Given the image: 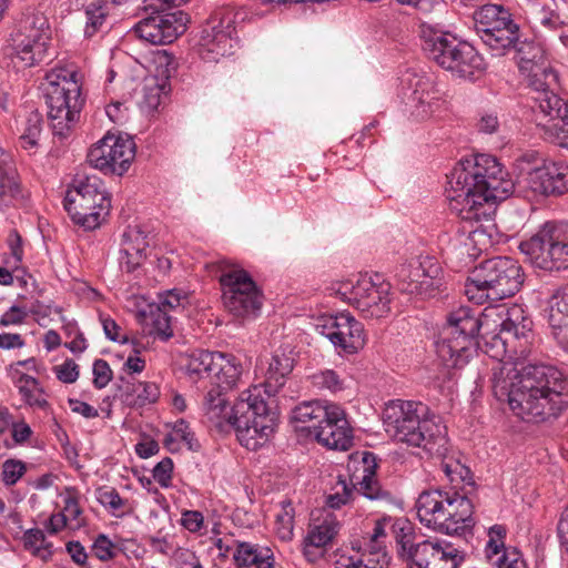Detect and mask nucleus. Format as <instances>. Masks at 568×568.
<instances>
[{"mask_svg": "<svg viewBox=\"0 0 568 568\" xmlns=\"http://www.w3.org/2000/svg\"><path fill=\"white\" fill-rule=\"evenodd\" d=\"M497 316L499 322L490 312L479 317L466 306L450 312L435 341L436 354L443 365L450 368L465 366L479 347V339L496 349L491 356L497 357L506 352L510 338L525 337L531 329L530 318L518 304L503 307Z\"/></svg>", "mask_w": 568, "mask_h": 568, "instance_id": "nucleus-1", "label": "nucleus"}, {"mask_svg": "<svg viewBox=\"0 0 568 568\" xmlns=\"http://www.w3.org/2000/svg\"><path fill=\"white\" fill-rule=\"evenodd\" d=\"M491 383L495 397L523 419L557 416L568 404V379L551 365L499 362Z\"/></svg>", "mask_w": 568, "mask_h": 568, "instance_id": "nucleus-2", "label": "nucleus"}, {"mask_svg": "<svg viewBox=\"0 0 568 568\" xmlns=\"http://www.w3.org/2000/svg\"><path fill=\"white\" fill-rule=\"evenodd\" d=\"M450 210L463 221L487 217L485 204L505 200L514 189L498 160L489 154H476L460 160L448 175Z\"/></svg>", "mask_w": 568, "mask_h": 568, "instance_id": "nucleus-3", "label": "nucleus"}, {"mask_svg": "<svg viewBox=\"0 0 568 568\" xmlns=\"http://www.w3.org/2000/svg\"><path fill=\"white\" fill-rule=\"evenodd\" d=\"M385 432L394 439L420 447L430 456L445 458L448 453L446 427L428 417V407L420 402L392 400L383 412Z\"/></svg>", "mask_w": 568, "mask_h": 568, "instance_id": "nucleus-4", "label": "nucleus"}, {"mask_svg": "<svg viewBox=\"0 0 568 568\" xmlns=\"http://www.w3.org/2000/svg\"><path fill=\"white\" fill-rule=\"evenodd\" d=\"M397 554L407 568H458L465 554L454 544L439 538H422L407 519L392 526Z\"/></svg>", "mask_w": 568, "mask_h": 568, "instance_id": "nucleus-5", "label": "nucleus"}, {"mask_svg": "<svg viewBox=\"0 0 568 568\" xmlns=\"http://www.w3.org/2000/svg\"><path fill=\"white\" fill-rule=\"evenodd\" d=\"M43 87L52 132L67 138L79 121L84 103L79 73L73 69L54 68L47 73Z\"/></svg>", "mask_w": 568, "mask_h": 568, "instance_id": "nucleus-6", "label": "nucleus"}, {"mask_svg": "<svg viewBox=\"0 0 568 568\" xmlns=\"http://www.w3.org/2000/svg\"><path fill=\"white\" fill-rule=\"evenodd\" d=\"M524 284L520 264L507 256L485 260L474 267L465 284L470 301L483 304L514 296Z\"/></svg>", "mask_w": 568, "mask_h": 568, "instance_id": "nucleus-7", "label": "nucleus"}, {"mask_svg": "<svg viewBox=\"0 0 568 568\" xmlns=\"http://www.w3.org/2000/svg\"><path fill=\"white\" fill-rule=\"evenodd\" d=\"M422 525L445 535H460L474 525L471 501L457 491L432 489L416 501Z\"/></svg>", "mask_w": 568, "mask_h": 568, "instance_id": "nucleus-8", "label": "nucleus"}, {"mask_svg": "<svg viewBox=\"0 0 568 568\" xmlns=\"http://www.w3.org/2000/svg\"><path fill=\"white\" fill-rule=\"evenodd\" d=\"M240 413L232 425L242 446L251 450L260 448L274 432L276 414L262 395L261 386H252L241 393L235 402Z\"/></svg>", "mask_w": 568, "mask_h": 568, "instance_id": "nucleus-9", "label": "nucleus"}, {"mask_svg": "<svg viewBox=\"0 0 568 568\" xmlns=\"http://www.w3.org/2000/svg\"><path fill=\"white\" fill-rule=\"evenodd\" d=\"M420 37L427 57L460 78H469L484 68V59L467 42L458 41L427 23L420 26Z\"/></svg>", "mask_w": 568, "mask_h": 568, "instance_id": "nucleus-10", "label": "nucleus"}, {"mask_svg": "<svg viewBox=\"0 0 568 568\" xmlns=\"http://www.w3.org/2000/svg\"><path fill=\"white\" fill-rule=\"evenodd\" d=\"M189 0H143L151 14L138 22L134 33L142 40L163 45L174 42L186 30L187 14L182 10L170 11Z\"/></svg>", "mask_w": 568, "mask_h": 568, "instance_id": "nucleus-11", "label": "nucleus"}, {"mask_svg": "<svg viewBox=\"0 0 568 568\" xmlns=\"http://www.w3.org/2000/svg\"><path fill=\"white\" fill-rule=\"evenodd\" d=\"M222 300L226 311L239 320H250L258 315L262 307V293L251 275L233 263L220 261Z\"/></svg>", "mask_w": 568, "mask_h": 568, "instance_id": "nucleus-12", "label": "nucleus"}, {"mask_svg": "<svg viewBox=\"0 0 568 568\" xmlns=\"http://www.w3.org/2000/svg\"><path fill=\"white\" fill-rule=\"evenodd\" d=\"M111 200L98 176L75 181L64 197V209L72 221L88 230L98 227L109 214Z\"/></svg>", "mask_w": 568, "mask_h": 568, "instance_id": "nucleus-13", "label": "nucleus"}, {"mask_svg": "<svg viewBox=\"0 0 568 568\" xmlns=\"http://www.w3.org/2000/svg\"><path fill=\"white\" fill-rule=\"evenodd\" d=\"M45 24V19L36 14L19 21L9 42V55L16 68H31L48 58L50 33Z\"/></svg>", "mask_w": 568, "mask_h": 568, "instance_id": "nucleus-14", "label": "nucleus"}, {"mask_svg": "<svg viewBox=\"0 0 568 568\" xmlns=\"http://www.w3.org/2000/svg\"><path fill=\"white\" fill-rule=\"evenodd\" d=\"M247 13L233 6L217 9L203 27L200 37V55L206 62H217L232 53L233 34L236 27L244 22Z\"/></svg>", "mask_w": 568, "mask_h": 568, "instance_id": "nucleus-15", "label": "nucleus"}, {"mask_svg": "<svg viewBox=\"0 0 568 568\" xmlns=\"http://www.w3.org/2000/svg\"><path fill=\"white\" fill-rule=\"evenodd\" d=\"M336 295L354 306L364 317L381 318L390 311V285L378 276L359 275L333 287Z\"/></svg>", "mask_w": 568, "mask_h": 568, "instance_id": "nucleus-16", "label": "nucleus"}, {"mask_svg": "<svg viewBox=\"0 0 568 568\" xmlns=\"http://www.w3.org/2000/svg\"><path fill=\"white\" fill-rule=\"evenodd\" d=\"M529 261L544 270L568 268V226L546 223L537 234L520 243Z\"/></svg>", "mask_w": 568, "mask_h": 568, "instance_id": "nucleus-17", "label": "nucleus"}, {"mask_svg": "<svg viewBox=\"0 0 568 568\" xmlns=\"http://www.w3.org/2000/svg\"><path fill=\"white\" fill-rule=\"evenodd\" d=\"M87 158L93 168L121 176L135 158V143L130 136L106 134L90 149Z\"/></svg>", "mask_w": 568, "mask_h": 568, "instance_id": "nucleus-18", "label": "nucleus"}, {"mask_svg": "<svg viewBox=\"0 0 568 568\" xmlns=\"http://www.w3.org/2000/svg\"><path fill=\"white\" fill-rule=\"evenodd\" d=\"M315 329L346 354H356L366 344L363 324L349 313L323 316L317 321Z\"/></svg>", "mask_w": 568, "mask_h": 568, "instance_id": "nucleus-19", "label": "nucleus"}, {"mask_svg": "<svg viewBox=\"0 0 568 568\" xmlns=\"http://www.w3.org/2000/svg\"><path fill=\"white\" fill-rule=\"evenodd\" d=\"M402 93L410 115L417 121L432 118L444 103L432 80L412 70H407L402 77Z\"/></svg>", "mask_w": 568, "mask_h": 568, "instance_id": "nucleus-20", "label": "nucleus"}, {"mask_svg": "<svg viewBox=\"0 0 568 568\" xmlns=\"http://www.w3.org/2000/svg\"><path fill=\"white\" fill-rule=\"evenodd\" d=\"M376 468V457L373 453L352 454L347 465V469L352 473V488L358 486V490L371 500L389 499V491L384 489L375 477Z\"/></svg>", "mask_w": 568, "mask_h": 568, "instance_id": "nucleus-21", "label": "nucleus"}, {"mask_svg": "<svg viewBox=\"0 0 568 568\" xmlns=\"http://www.w3.org/2000/svg\"><path fill=\"white\" fill-rule=\"evenodd\" d=\"M315 439L328 449L348 450L353 445V429L345 410L337 404L331 405V414L323 424L315 427Z\"/></svg>", "mask_w": 568, "mask_h": 568, "instance_id": "nucleus-22", "label": "nucleus"}, {"mask_svg": "<svg viewBox=\"0 0 568 568\" xmlns=\"http://www.w3.org/2000/svg\"><path fill=\"white\" fill-rule=\"evenodd\" d=\"M527 186L536 194L560 195L568 192V163L549 162L528 172Z\"/></svg>", "mask_w": 568, "mask_h": 568, "instance_id": "nucleus-23", "label": "nucleus"}, {"mask_svg": "<svg viewBox=\"0 0 568 568\" xmlns=\"http://www.w3.org/2000/svg\"><path fill=\"white\" fill-rule=\"evenodd\" d=\"M295 358L292 349L287 347L277 348L268 361L265 371V381L261 384L262 395L267 398L275 396L285 385L287 376L294 368Z\"/></svg>", "mask_w": 568, "mask_h": 568, "instance_id": "nucleus-24", "label": "nucleus"}, {"mask_svg": "<svg viewBox=\"0 0 568 568\" xmlns=\"http://www.w3.org/2000/svg\"><path fill=\"white\" fill-rule=\"evenodd\" d=\"M443 268L435 257L426 256L417 265H403L397 274L402 281L409 280L403 290L413 292L419 286L439 287L442 284Z\"/></svg>", "mask_w": 568, "mask_h": 568, "instance_id": "nucleus-25", "label": "nucleus"}, {"mask_svg": "<svg viewBox=\"0 0 568 568\" xmlns=\"http://www.w3.org/2000/svg\"><path fill=\"white\" fill-rule=\"evenodd\" d=\"M116 396L129 407H143L155 403L160 396L159 387L152 382H138L133 377H120Z\"/></svg>", "mask_w": 568, "mask_h": 568, "instance_id": "nucleus-26", "label": "nucleus"}, {"mask_svg": "<svg viewBox=\"0 0 568 568\" xmlns=\"http://www.w3.org/2000/svg\"><path fill=\"white\" fill-rule=\"evenodd\" d=\"M203 408L207 419L216 427L223 429L231 426L240 413L235 412V404L229 405L227 398L220 386L212 387L204 396Z\"/></svg>", "mask_w": 568, "mask_h": 568, "instance_id": "nucleus-27", "label": "nucleus"}, {"mask_svg": "<svg viewBox=\"0 0 568 568\" xmlns=\"http://www.w3.org/2000/svg\"><path fill=\"white\" fill-rule=\"evenodd\" d=\"M20 193L21 184L14 161L0 146V207L10 205Z\"/></svg>", "mask_w": 568, "mask_h": 568, "instance_id": "nucleus-28", "label": "nucleus"}, {"mask_svg": "<svg viewBox=\"0 0 568 568\" xmlns=\"http://www.w3.org/2000/svg\"><path fill=\"white\" fill-rule=\"evenodd\" d=\"M476 31L480 39L483 36L494 33L496 30H501L505 27L515 24L511 14L497 4H486L481 7L474 16Z\"/></svg>", "mask_w": 568, "mask_h": 568, "instance_id": "nucleus-29", "label": "nucleus"}, {"mask_svg": "<svg viewBox=\"0 0 568 568\" xmlns=\"http://www.w3.org/2000/svg\"><path fill=\"white\" fill-rule=\"evenodd\" d=\"M548 323L556 338L557 332L568 331V284L557 288L548 301Z\"/></svg>", "mask_w": 568, "mask_h": 568, "instance_id": "nucleus-30", "label": "nucleus"}, {"mask_svg": "<svg viewBox=\"0 0 568 568\" xmlns=\"http://www.w3.org/2000/svg\"><path fill=\"white\" fill-rule=\"evenodd\" d=\"M234 542L236 544V550L233 554V559L239 567L273 568L274 558L270 548L260 549L257 546L245 541Z\"/></svg>", "mask_w": 568, "mask_h": 568, "instance_id": "nucleus-31", "label": "nucleus"}, {"mask_svg": "<svg viewBox=\"0 0 568 568\" xmlns=\"http://www.w3.org/2000/svg\"><path fill=\"white\" fill-rule=\"evenodd\" d=\"M332 404L321 400L301 403L292 410V419L297 423L308 424L305 428L308 429L310 434L314 435L315 427L323 424L328 414H331Z\"/></svg>", "mask_w": 568, "mask_h": 568, "instance_id": "nucleus-32", "label": "nucleus"}, {"mask_svg": "<svg viewBox=\"0 0 568 568\" xmlns=\"http://www.w3.org/2000/svg\"><path fill=\"white\" fill-rule=\"evenodd\" d=\"M517 64L521 74L534 71L535 67L548 64L544 49L531 41H523L516 45Z\"/></svg>", "mask_w": 568, "mask_h": 568, "instance_id": "nucleus-33", "label": "nucleus"}, {"mask_svg": "<svg viewBox=\"0 0 568 568\" xmlns=\"http://www.w3.org/2000/svg\"><path fill=\"white\" fill-rule=\"evenodd\" d=\"M16 386L19 389L26 404L45 410L49 403L44 397V392L37 378L27 374H20L16 381Z\"/></svg>", "mask_w": 568, "mask_h": 568, "instance_id": "nucleus-34", "label": "nucleus"}, {"mask_svg": "<svg viewBox=\"0 0 568 568\" xmlns=\"http://www.w3.org/2000/svg\"><path fill=\"white\" fill-rule=\"evenodd\" d=\"M536 95L556 90L558 88V75L550 64L535 67L534 71L523 74Z\"/></svg>", "mask_w": 568, "mask_h": 568, "instance_id": "nucleus-35", "label": "nucleus"}, {"mask_svg": "<svg viewBox=\"0 0 568 568\" xmlns=\"http://www.w3.org/2000/svg\"><path fill=\"white\" fill-rule=\"evenodd\" d=\"M41 132L42 116L39 112L33 111L23 123L19 136L20 146L30 154H34L40 145Z\"/></svg>", "mask_w": 568, "mask_h": 568, "instance_id": "nucleus-36", "label": "nucleus"}, {"mask_svg": "<svg viewBox=\"0 0 568 568\" xmlns=\"http://www.w3.org/2000/svg\"><path fill=\"white\" fill-rule=\"evenodd\" d=\"M537 108L551 120H564L568 115V102L551 90L534 97Z\"/></svg>", "mask_w": 568, "mask_h": 568, "instance_id": "nucleus-37", "label": "nucleus"}, {"mask_svg": "<svg viewBox=\"0 0 568 568\" xmlns=\"http://www.w3.org/2000/svg\"><path fill=\"white\" fill-rule=\"evenodd\" d=\"M243 368L233 355L223 354V359H217L215 375L220 388H233L241 378Z\"/></svg>", "mask_w": 568, "mask_h": 568, "instance_id": "nucleus-38", "label": "nucleus"}, {"mask_svg": "<svg viewBox=\"0 0 568 568\" xmlns=\"http://www.w3.org/2000/svg\"><path fill=\"white\" fill-rule=\"evenodd\" d=\"M519 40V26L517 23L496 30L494 33L483 36L481 41L497 53L515 47Z\"/></svg>", "mask_w": 568, "mask_h": 568, "instance_id": "nucleus-39", "label": "nucleus"}, {"mask_svg": "<svg viewBox=\"0 0 568 568\" xmlns=\"http://www.w3.org/2000/svg\"><path fill=\"white\" fill-rule=\"evenodd\" d=\"M217 359H223V353L195 351L187 364V372L190 375L202 377L204 374L215 372Z\"/></svg>", "mask_w": 568, "mask_h": 568, "instance_id": "nucleus-40", "label": "nucleus"}, {"mask_svg": "<svg viewBox=\"0 0 568 568\" xmlns=\"http://www.w3.org/2000/svg\"><path fill=\"white\" fill-rule=\"evenodd\" d=\"M386 552L377 551L376 556L363 551L359 557H342L336 562V568H387Z\"/></svg>", "mask_w": 568, "mask_h": 568, "instance_id": "nucleus-41", "label": "nucleus"}, {"mask_svg": "<svg viewBox=\"0 0 568 568\" xmlns=\"http://www.w3.org/2000/svg\"><path fill=\"white\" fill-rule=\"evenodd\" d=\"M97 499L105 508L111 511L131 513L133 510L132 505L128 499H123L118 490L113 487H100L97 489Z\"/></svg>", "mask_w": 568, "mask_h": 568, "instance_id": "nucleus-42", "label": "nucleus"}, {"mask_svg": "<svg viewBox=\"0 0 568 568\" xmlns=\"http://www.w3.org/2000/svg\"><path fill=\"white\" fill-rule=\"evenodd\" d=\"M338 531V524L333 518H326L322 524L314 526L305 539L315 546L325 547Z\"/></svg>", "mask_w": 568, "mask_h": 568, "instance_id": "nucleus-43", "label": "nucleus"}, {"mask_svg": "<svg viewBox=\"0 0 568 568\" xmlns=\"http://www.w3.org/2000/svg\"><path fill=\"white\" fill-rule=\"evenodd\" d=\"M554 0H536L531 6V14L535 22L548 29H555L559 23V18L551 9Z\"/></svg>", "mask_w": 568, "mask_h": 568, "instance_id": "nucleus-44", "label": "nucleus"}, {"mask_svg": "<svg viewBox=\"0 0 568 568\" xmlns=\"http://www.w3.org/2000/svg\"><path fill=\"white\" fill-rule=\"evenodd\" d=\"M295 511L290 500L282 503L280 513L276 514V531L281 539L290 540L293 536Z\"/></svg>", "mask_w": 568, "mask_h": 568, "instance_id": "nucleus-45", "label": "nucleus"}, {"mask_svg": "<svg viewBox=\"0 0 568 568\" xmlns=\"http://www.w3.org/2000/svg\"><path fill=\"white\" fill-rule=\"evenodd\" d=\"M311 381L314 387L328 390L331 393H337L344 389V379L333 369H325L314 373L311 376Z\"/></svg>", "mask_w": 568, "mask_h": 568, "instance_id": "nucleus-46", "label": "nucleus"}, {"mask_svg": "<svg viewBox=\"0 0 568 568\" xmlns=\"http://www.w3.org/2000/svg\"><path fill=\"white\" fill-rule=\"evenodd\" d=\"M123 248H126L129 252H133L134 255L142 254L146 255L145 251L149 246V242L146 240L145 233L140 227H130L123 234Z\"/></svg>", "mask_w": 568, "mask_h": 568, "instance_id": "nucleus-47", "label": "nucleus"}, {"mask_svg": "<svg viewBox=\"0 0 568 568\" xmlns=\"http://www.w3.org/2000/svg\"><path fill=\"white\" fill-rule=\"evenodd\" d=\"M398 519L392 520V519H382L377 520L375 523L373 534L369 536L368 544L366 545L364 551L367 554H371L373 556H376L377 551L386 552L384 549V541L383 539L386 537L385 528L387 525L393 526L395 521Z\"/></svg>", "mask_w": 568, "mask_h": 568, "instance_id": "nucleus-48", "label": "nucleus"}, {"mask_svg": "<svg viewBox=\"0 0 568 568\" xmlns=\"http://www.w3.org/2000/svg\"><path fill=\"white\" fill-rule=\"evenodd\" d=\"M489 540L486 545V555L489 560H493L495 556H498L507 549L504 544L506 536V528L501 525H494L488 531Z\"/></svg>", "mask_w": 568, "mask_h": 568, "instance_id": "nucleus-49", "label": "nucleus"}, {"mask_svg": "<svg viewBox=\"0 0 568 568\" xmlns=\"http://www.w3.org/2000/svg\"><path fill=\"white\" fill-rule=\"evenodd\" d=\"M544 134L555 145L568 150V114L559 123L546 126Z\"/></svg>", "mask_w": 568, "mask_h": 568, "instance_id": "nucleus-50", "label": "nucleus"}, {"mask_svg": "<svg viewBox=\"0 0 568 568\" xmlns=\"http://www.w3.org/2000/svg\"><path fill=\"white\" fill-rule=\"evenodd\" d=\"M455 242L463 245L462 254L466 253L468 256H473L474 253H471V250H474L477 244L486 245L489 243V240L487 239L484 231L475 229L458 235L455 239Z\"/></svg>", "mask_w": 568, "mask_h": 568, "instance_id": "nucleus-51", "label": "nucleus"}, {"mask_svg": "<svg viewBox=\"0 0 568 568\" xmlns=\"http://www.w3.org/2000/svg\"><path fill=\"white\" fill-rule=\"evenodd\" d=\"M490 561L498 568H528L523 555L516 548L504 549Z\"/></svg>", "mask_w": 568, "mask_h": 568, "instance_id": "nucleus-52", "label": "nucleus"}, {"mask_svg": "<svg viewBox=\"0 0 568 568\" xmlns=\"http://www.w3.org/2000/svg\"><path fill=\"white\" fill-rule=\"evenodd\" d=\"M187 303V295L180 290L173 288L159 295V307L164 312L184 308Z\"/></svg>", "mask_w": 568, "mask_h": 568, "instance_id": "nucleus-53", "label": "nucleus"}, {"mask_svg": "<svg viewBox=\"0 0 568 568\" xmlns=\"http://www.w3.org/2000/svg\"><path fill=\"white\" fill-rule=\"evenodd\" d=\"M23 544L26 549L33 550L36 554H39L41 549L48 551L51 555V542L45 541V536L40 529H29L23 535Z\"/></svg>", "mask_w": 568, "mask_h": 568, "instance_id": "nucleus-54", "label": "nucleus"}, {"mask_svg": "<svg viewBox=\"0 0 568 568\" xmlns=\"http://www.w3.org/2000/svg\"><path fill=\"white\" fill-rule=\"evenodd\" d=\"M92 554L101 561H108L116 556L115 545L103 534H100L92 545Z\"/></svg>", "mask_w": 568, "mask_h": 568, "instance_id": "nucleus-55", "label": "nucleus"}, {"mask_svg": "<svg viewBox=\"0 0 568 568\" xmlns=\"http://www.w3.org/2000/svg\"><path fill=\"white\" fill-rule=\"evenodd\" d=\"M26 473V466L20 460L8 459L2 464V480L7 486L14 485Z\"/></svg>", "mask_w": 568, "mask_h": 568, "instance_id": "nucleus-56", "label": "nucleus"}, {"mask_svg": "<svg viewBox=\"0 0 568 568\" xmlns=\"http://www.w3.org/2000/svg\"><path fill=\"white\" fill-rule=\"evenodd\" d=\"M143 100L141 101V106L146 112H153L158 110L162 102V92L163 89L158 83H153L144 87Z\"/></svg>", "mask_w": 568, "mask_h": 568, "instance_id": "nucleus-57", "label": "nucleus"}, {"mask_svg": "<svg viewBox=\"0 0 568 568\" xmlns=\"http://www.w3.org/2000/svg\"><path fill=\"white\" fill-rule=\"evenodd\" d=\"M153 332L163 341L169 339L173 335L171 317L162 308H158V312L153 314Z\"/></svg>", "mask_w": 568, "mask_h": 568, "instance_id": "nucleus-58", "label": "nucleus"}, {"mask_svg": "<svg viewBox=\"0 0 568 568\" xmlns=\"http://www.w3.org/2000/svg\"><path fill=\"white\" fill-rule=\"evenodd\" d=\"M175 439L185 442L190 449H194L193 434L190 430L189 424L183 419H180L174 424L173 433L165 438L164 443L168 447H171V443Z\"/></svg>", "mask_w": 568, "mask_h": 568, "instance_id": "nucleus-59", "label": "nucleus"}, {"mask_svg": "<svg viewBox=\"0 0 568 568\" xmlns=\"http://www.w3.org/2000/svg\"><path fill=\"white\" fill-rule=\"evenodd\" d=\"M93 384L98 389L104 388L112 379V371L104 359H97L93 364Z\"/></svg>", "mask_w": 568, "mask_h": 568, "instance_id": "nucleus-60", "label": "nucleus"}, {"mask_svg": "<svg viewBox=\"0 0 568 568\" xmlns=\"http://www.w3.org/2000/svg\"><path fill=\"white\" fill-rule=\"evenodd\" d=\"M173 462L171 458L165 457L153 468V478L162 487H169L172 478Z\"/></svg>", "mask_w": 568, "mask_h": 568, "instance_id": "nucleus-61", "label": "nucleus"}, {"mask_svg": "<svg viewBox=\"0 0 568 568\" xmlns=\"http://www.w3.org/2000/svg\"><path fill=\"white\" fill-rule=\"evenodd\" d=\"M55 373L59 381L71 384L74 383L79 377V367L78 365L69 359L63 364L55 366Z\"/></svg>", "mask_w": 568, "mask_h": 568, "instance_id": "nucleus-62", "label": "nucleus"}, {"mask_svg": "<svg viewBox=\"0 0 568 568\" xmlns=\"http://www.w3.org/2000/svg\"><path fill=\"white\" fill-rule=\"evenodd\" d=\"M442 468H443L444 473L446 474V476L452 481H456L457 479L465 481L470 474L469 469L467 467H465L464 465H462L459 462H450V463L443 462Z\"/></svg>", "mask_w": 568, "mask_h": 568, "instance_id": "nucleus-63", "label": "nucleus"}, {"mask_svg": "<svg viewBox=\"0 0 568 568\" xmlns=\"http://www.w3.org/2000/svg\"><path fill=\"white\" fill-rule=\"evenodd\" d=\"M179 568H201L202 565L194 552L187 549H181L175 555Z\"/></svg>", "mask_w": 568, "mask_h": 568, "instance_id": "nucleus-64", "label": "nucleus"}]
</instances>
